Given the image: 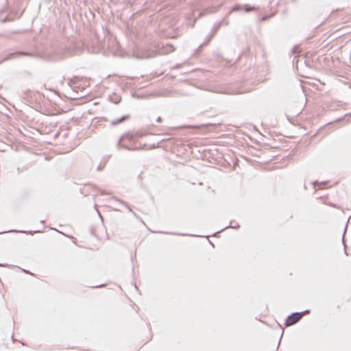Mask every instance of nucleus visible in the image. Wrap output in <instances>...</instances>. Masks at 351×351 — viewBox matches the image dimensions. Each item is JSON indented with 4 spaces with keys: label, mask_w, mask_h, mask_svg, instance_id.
<instances>
[{
    "label": "nucleus",
    "mask_w": 351,
    "mask_h": 351,
    "mask_svg": "<svg viewBox=\"0 0 351 351\" xmlns=\"http://www.w3.org/2000/svg\"><path fill=\"white\" fill-rule=\"evenodd\" d=\"M305 313H294L291 314L286 320V326H289L295 324L303 317Z\"/></svg>",
    "instance_id": "f257e3e1"
},
{
    "label": "nucleus",
    "mask_w": 351,
    "mask_h": 351,
    "mask_svg": "<svg viewBox=\"0 0 351 351\" xmlns=\"http://www.w3.org/2000/svg\"><path fill=\"white\" fill-rule=\"evenodd\" d=\"M130 118V116L129 115H125V116H123V117H121V119H117V120H114L112 122V125H117L123 121H124L125 120H127Z\"/></svg>",
    "instance_id": "f03ea898"
}]
</instances>
